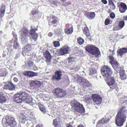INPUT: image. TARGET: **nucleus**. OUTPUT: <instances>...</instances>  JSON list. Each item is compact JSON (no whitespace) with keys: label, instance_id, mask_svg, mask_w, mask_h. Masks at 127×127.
I'll return each mask as SVG.
<instances>
[{"label":"nucleus","instance_id":"obj_39","mask_svg":"<svg viewBox=\"0 0 127 127\" xmlns=\"http://www.w3.org/2000/svg\"><path fill=\"white\" fill-rule=\"evenodd\" d=\"M103 120V118H102L101 120L98 121L97 123L96 127H99L100 125L101 124H104Z\"/></svg>","mask_w":127,"mask_h":127},{"label":"nucleus","instance_id":"obj_25","mask_svg":"<svg viewBox=\"0 0 127 127\" xmlns=\"http://www.w3.org/2000/svg\"><path fill=\"white\" fill-rule=\"evenodd\" d=\"M13 40H11L9 41L6 44V45L7 47V49L8 52H11L13 50L12 49V43Z\"/></svg>","mask_w":127,"mask_h":127},{"label":"nucleus","instance_id":"obj_50","mask_svg":"<svg viewBox=\"0 0 127 127\" xmlns=\"http://www.w3.org/2000/svg\"><path fill=\"white\" fill-rule=\"evenodd\" d=\"M110 6V8L111 10H114L115 8V6L114 3L111 4Z\"/></svg>","mask_w":127,"mask_h":127},{"label":"nucleus","instance_id":"obj_54","mask_svg":"<svg viewBox=\"0 0 127 127\" xmlns=\"http://www.w3.org/2000/svg\"><path fill=\"white\" fill-rule=\"evenodd\" d=\"M30 117L31 118H30L29 119L30 120H33L34 119V116L32 115H31Z\"/></svg>","mask_w":127,"mask_h":127},{"label":"nucleus","instance_id":"obj_20","mask_svg":"<svg viewBox=\"0 0 127 127\" xmlns=\"http://www.w3.org/2000/svg\"><path fill=\"white\" fill-rule=\"evenodd\" d=\"M84 15L90 19H92L94 18L95 14L94 12H89L85 11Z\"/></svg>","mask_w":127,"mask_h":127},{"label":"nucleus","instance_id":"obj_27","mask_svg":"<svg viewBox=\"0 0 127 127\" xmlns=\"http://www.w3.org/2000/svg\"><path fill=\"white\" fill-rule=\"evenodd\" d=\"M6 98L3 93L0 92V103H4L6 101Z\"/></svg>","mask_w":127,"mask_h":127},{"label":"nucleus","instance_id":"obj_36","mask_svg":"<svg viewBox=\"0 0 127 127\" xmlns=\"http://www.w3.org/2000/svg\"><path fill=\"white\" fill-rule=\"evenodd\" d=\"M77 42L80 45H81L84 42V40L82 38L78 37L77 38Z\"/></svg>","mask_w":127,"mask_h":127},{"label":"nucleus","instance_id":"obj_17","mask_svg":"<svg viewBox=\"0 0 127 127\" xmlns=\"http://www.w3.org/2000/svg\"><path fill=\"white\" fill-rule=\"evenodd\" d=\"M84 28L83 30V31L84 33L86 35V37H87L90 41H91L92 36H91V33L90 32L89 29L88 27H87Z\"/></svg>","mask_w":127,"mask_h":127},{"label":"nucleus","instance_id":"obj_34","mask_svg":"<svg viewBox=\"0 0 127 127\" xmlns=\"http://www.w3.org/2000/svg\"><path fill=\"white\" fill-rule=\"evenodd\" d=\"M39 107L40 111L42 112L44 114L46 112V108L45 107L41 104L38 105Z\"/></svg>","mask_w":127,"mask_h":127},{"label":"nucleus","instance_id":"obj_10","mask_svg":"<svg viewBox=\"0 0 127 127\" xmlns=\"http://www.w3.org/2000/svg\"><path fill=\"white\" fill-rule=\"evenodd\" d=\"M43 55L47 64H50L51 63L52 58V56L48 50H46L45 52H43Z\"/></svg>","mask_w":127,"mask_h":127},{"label":"nucleus","instance_id":"obj_56","mask_svg":"<svg viewBox=\"0 0 127 127\" xmlns=\"http://www.w3.org/2000/svg\"><path fill=\"white\" fill-rule=\"evenodd\" d=\"M48 35L49 37H51L53 35V34L51 32H49L48 34Z\"/></svg>","mask_w":127,"mask_h":127},{"label":"nucleus","instance_id":"obj_1","mask_svg":"<svg viewBox=\"0 0 127 127\" xmlns=\"http://www.w3.org/2000/svg\"><path fill=\"white\" fill-rule=\"evenodd\" d=\"M127 109L125 106L120 108L116 117L115 123L118 126H122L126 121Z\"/></svg>","mask_w":127,"mask_h":127},{"label":"nucleus","instance_id":"obj_4","mask_svg":"<svg viewBox=\"0 0 127 127\" xmlns=\"http://www.w3.org/2000/svg\"><path fill=\"white\" fill-rule=\"evenodd\" d=\"M55 96L58 98H61L67 95L66 91L59 88L54 89L52 91Z\"/></svg>","mask_w":127,"mask_h":127},{"label":"nucleus","instance_id":"obj_51","mask_svg":"<svg viewBox=\"0 0 127 127\" xmlns=\"http://www.w3.org/2000/svg\"><path fill=\"white\" fill-rule=\"evenodd\" d=\"M109 120V119L108 118H103V122L104 124H106L108 122Z\"/></svg>","mask_w":127,"mask_h":127},{"label":"nucleus","instance_id":"obj_64","mask_svg":"<svg viewBox=\"0 0 127 127\" xmlns=\"http://www.w3.org/2000/svg\"><path fill=\"white\" fill-rule=\"evenodd\" d=\"M78 127H84L83 126L79 125Z\"/></svg>","mask_w":127,"mask_h":127},{"label":"nucleus","instance_id":"obj_9","mask_svg":"<svg viewBox=\"0 0 127 127\" xmlns=\"http://www.w3.org/2000/svg\"><path fill=\"white\" fill-rule=\"evenodd\" d=\"M107 84L112 89H115L116 90L118 89L117 84L115 83V78L113 77H111L107 81Z\"/></svg>","mask_w":127,"mask_h":127},{"label":"nucleus","instance_id":"obj_29","mask_svg":"<svg viewBox=\"0 0 127 127\" xmlns=\"http://www.w3.org/2000/svg\"><path fill=\"white\" fill-rule=\"evenodd\" d=\"M119 75L120 78L121 80H123L126 79L127 76L125 73V71H120L119 72Z\"/></svg>","mask_w":127,"mask_h":127},{"label":"nucleus","instance_id":"obj_18","mask_svg":"<svg viewBox=\"0 0 127 127\" xmlns=\"http://www.w3.org/2000/svg\"><path fill=\"white\" fill-rule=\"evenodd\" d=\"M25 95L24 96L25 97L23 98V101H25L26 103L30 104L31 103L32 101V97L29 96L28 94L24 92Z\"/></svg>","mask_w":127,"mask_h":127},{"label":"nucleus","instance_id":"obj_24","mask_svg":"<svg viewBox=\"0 0 127 127\" xmlns=\"http://www.w3.org/2000/svg\"><path fill=\"white\" fill-rule=\"evenodd\" d=\"M117 53L119 55L122 56L123 55L124 53H127V48H121L118 50Z\"/></svg>","mask_w":127,"mask_h":127},{"label":"nucleus","instance_id":"obj_6","mask_svg":"<svg viewBox=\"0 0 127 127\" xmlns=\"http://www.w3.org/2000/svg\"><path fill=\"white\" fill-rule=\"evenodd\" d=\"M101 72L102 75L106 78L109 77L112 73L110 67L107 65H104L102 67L101 69Z\"/></svg>","mask_w":127,"mask_h":127},{"label":"nucleus","instance_id":"obj_32","mask_svg":"<svg viewBox=\"0 0 127 127\" xmlns=\"http://www.w3.org/2000/svg\"><path fill=\"white\" fill-rule=\"evenodd\" d=\"M111 64L112 65L113 67L115 69H118L119 68L120 66L118 62L115 61L112 64Z\"/></svg>","mask_w":127,"mask_h":127},{"label":"nucleus","instance_id":"obj_46","mask_svg":"<svg viewBox=\"0 0 127 127\" xmlns=\"http://www.w3.org/2000/svg\"><path fill=\"white\" fill-rule=\"evenodd\" d=\"M28 66L29 67H31L33 66V63L32 61H29L28 62Z\"/></svg>","mask_w":127,"mask_h":127},{"label":"nucleus","instance_id":"obj_41","mask_svg":"<svg viewBox=\"0 0 127 127\" xmlns=\"http://www.w3.org/2000/svg\"><path fill=\"white\" fill-rule=\"evenodd\" d=\"M53 44L55 47H56L60 46V44L59 42L57 41H54L53 42Z\"/></svg>","mask_w":127,"mask_h":127},{"label":"nucleus","instance_id":"obj_45","mask_svg":"<svg viewBox=\"0 0 127 127\" xmlns=\"http://www.w3.org/2000/svg\"><path fill=\"white\" fill-rule=\"evenodd\" d=\"M110 21L109 19H106L105 21V25H107L110 24Z\"/></svg>","mask_w":127,"mask_h":127},{"label":"nucleus","instance_id":"obj_52","mask_svg":"<svg viewBox=\"0 0 127 127\" xmlns=\"http://www.w3.org/2000/svg\"><path fill=\"white\" fill-rule=\"evenodd\" d=\"M80 69V67L79 66L76 65L73 69L75 70V71H78Z\"/></svg>","mask_w":127,"mask_h":127},{"label":"nucleus","instance_id":"obj_21","mask_svg":"<svg viewBox=\"0 0 127 127\" xmlns=\"http://www.w3.org/2000/svg\"><path fill=\"white\" fill-rule=\"evenodd\" d=\"M53 123L54 127H62V120L59 118L53 120Z\"/></svg>","mask_w":127,"mask_h":127},{"label":"nucleus","instance_id":"obj_30","mask_svg":"<svg viewBox=\"0 0 127 127\" xmlns=\"http://www.w3.org/2000/svg\"><path fill=\"white\" fill-rule=\"evenodd\" d=\"M65 32L67 34H71L73 31V28L72 27L69 28H67L64 30Z\"/></svg>","mask_w":127,"mask_h":127},{"label":"nucleus","instance_id":"obj_49","mask_svg":"<svg viewBox=\"0 0 127 127\" xmlns=\"http://www.w3.org/2000/svg\"><path fill=\"white\" fill-rule=\"evenodd\" d=\"M95 71L93 69H91L90 71V73L89 75H92L93 74H94L95 72Z\"/></svg>","mask_w":127,"mask_h":127},{"label":"nucleus","instance_id":"obj_31","mask_svg":"<svg viewBox=\"0 0 127 127\" xmlns=\"http://www.w3.org/2000/svg\"><path fill=\"white\" fill-rule=\"evenodd\" d=\"M82 83V85L84 88H86L91 86V84L88 81H83Z\"/></svg>","mask_w":127,"mask_h":127},{"label":"nucleus","instance_id":"obj_42","mask_svg":"<svg viewBox=\"0 0 127 127\" xmlns=\"http://www.w3.org/2000/svg\"><path fill=\"white\" fill-rule=\"evenodd\" d=\"M33 86H39L40 85V82L39 81H35L33 82Z\"/></svg>","mask_w":127,"mask_h":127},{"label":"nucleus","instance_id":"obj_59","mask_svg":"<svg viewBox=\"0 0 127 127\" xmlns=\"http://www.w3.org/2000/svg\"><path fill=\"white\" fill-rule=\"evenodd\" d=\"M124 20H127V16H126L123 17Z\"/></svg>","mask_w":127,"mask_h":127},{"label":"nucleus","instance_id":"obj_57","mask_svg":"<svg viewBox=\"0 0 127 127\" xmlns=\"http://www.w3.org/2000/svg\"><path fill=\"white\" fill-rule=\"evenodd\" d=\"M13 80L14 81L16 82H17L18 81V79L16 77H15L13 78Z\"/></svg>","mask_w":127,"mask_h":127},{"label":"nucleus","instance_id":"obj_22","mask_svg":"<svg viewBox=\"0 0 127 127\" xmlns=\"http://www.w3.org/2000/svg\"><path fill=\"white\" fill-rule=\"evenodd\" d=\"M32 46L31 44H28L26 45L24 48V50L22 51V54L24 56H25L26 55V52H29L32 50Z\"/></svg>","mask_w":127,"mask_h":127},{"label":"nucleus","instance_id":"obj_8","mask_svg":"<svg viewBox=\"0 0 127 127\" xmlns=\"http://www.w3.org/2000/svg\"><path fill=\"white\" fill-rule=\"evenodd\" d=\"M25 95L24 92H22L20 94L19 93H16L14 96V101L17 103H22L23 101Z\"/></svg>","mask_w":127,"mask_h":127},{"label":"nucleus","instance_id":"obj_35","mask_svg":"<svg viewBox=\"0 0 127 127\" xmlns=\"http://www.w3.org/2000/svg\"><path fill=\"white\" fill-rule=\"evenodd\" d=\"M7 72L5 69H0V76L3 77L6 76Z\"/></svg>","mask_w":127,"mask_h":127},{"label":"nucleus","instance_id":"obj_58","mask_svg":"<svg viewBox=\"0 0 127 127\" xmlns=\"http://www.w3.org/2000/svg\"><path fill=\"white\" fill-rule=\"evenodd\" d=\"M6 54L5 53L3 52V54L2 57L3 58L5 57L6 56Z\"/></svg>","mask_w":127,"mask_h":127},{"label":"nucleus","instance_id":"obj_5","mask_svg":"<svg viewBox=\"0 0 127 127\" xmlns=\"http://www.w3.org/2000/svg\"><path fill=\"white\" fill-rule=\"evenodd\" d=\"M5 125L6 127H15L17 125V123L14 117L10 116L5 118Z\"/></svg>","mask_w":127,"mask_h":127},{"label":"nucleus","instance_id":"obj_19","mask_svg":"<svg viewBox=\"0 0 127 127\" xmlns=\"http://www.w3.org/2000/svg\"><path fill=\"white\" fill-rule=\"evenodd\" d=\"M51 17L53 20L51 22L49 21V26H51V25L50 23H51L52 25L54 27H56L57 25V23L58 22V18L55 16H53Z\"/></svg>","mask_w":127,"mask_h":127},{"label":"nucleus","instance_id":"obj_16","mask_svg":"<svg viewBox=\"0 0 127 127\" xmlns=\"http://www.w3.org/2000/svg\"><path fill=\"white\" fill-rule=\"evenodd\" d=\"M125 25L124 21L121 20L119 21L118 25L114 27L113 28V31L119 30L122 29Z\"/></svg>","mask_w":127,"mask_h":127},{"label":"nucleus","instance_id":"obj_13","mask_svg":"<svg viewBox=\"0 0 127 127\" xmlns=\"http://www.w3.org/2000/svg\"><path fill=\"white\" fill-rule=\"evenodd\" d=\"M69 48L67 45L64 46L59 50V53L61 55H63L65 54L69 53Z\"/></svg>","mask_w":127,"mask_h":127},{"label":"nucleus","instance_id":"obj_62","mask_svg":"<svg viewBox=\"0 0 127 127\" xmlns=\"http://www.w3.org/2000/svg\"><path fill=\"white\" fill-rule=\"evenodd\" d=\"M65 3L67 5H69L70 4H71V3L70 2H66Z\"/></svg>","mask_w":127,"mask_h":127},{"label":"nucleus","instance_id":"obj_11","mask_svg":"<svg viewBox=\"0 0 127 127\" xmlns=\"http://www.w3.org/2000/svg\"><path fill=\"white\" fill-rule=\"evenodd\" d=\"M62 72L61 71H57L55 72L53 76L51 79L53 81H59L62 79Z\"/></svg>","mask_w":127,"mask_h":127},{"label":"nucleus","instance_id":"obj_26","mask_svg":"<svg viewBox=\"0 0 127 127\" xmlns=\"http://www.w3.org/2000/svg\"><path fill=\"white\" fill-rule=\"evenodd\" d=\"M19 120L22 123H24L25 121L27 120V117L23 114H21L19 116Z\"/></svg>","mask_w":127,"mask_h":127},{"label":"nucleus","instance_id":"obj_61","mask_svg":"<svg viewBox=\"0 0 127 127\" xmlns=\"http://www.w3.org/2000/svg\"><path fill=\"white\" fill-rule=\"evenodd\" d=\"M66 127H73V126H72L70 124H68L67 125Z\"/></svg>","mask_w":127,"mask_h":127},{"label":"nucleus","instance_id":"obj_15","mask_svg":"<svg viewBox=\"0 0 127 127\" xmlns=\"http://www.w3.org/2000/svg\"><path fill=\"white\" fill-rule=\"evenodd\" d=\"M92 98L94 103L96 104H100L102 101V98L98 95H93Z\"/></svg>","mask_w":127,"mask_h":127},{"label":"nucleus","instance_id":"obj_37","mask_svg":"<svg viewBox=\"0 0 127 127\" xmlns=\"http://www.w3.org/2000/svg\"><path fill=\"white\" fill-rule=\"evenodd\" d=\"M37 30V28L32 29L31 28L29 34L31 36L34 34L35 33V31Z\"/></svg>","mask_w":127,"mask_h":127},{"label":"nucleus","instance_id":"obj_44","mask_svg":"<svg viewBox=\"0 0 127 127\" xmlns=\"http://www.w3.org/2000/svg\"><path fill=\"white\" fill-rule=\"evenodd\" d=\"M38 12L37 10H32L31 11L30 14L32 15H34L36 14H38Z\"/></svg>","mask_w":127,"mask_h":127},{"label":"nucleus","instance_id":"obj_14","mask_svg":"<svg viewBox=\"0 0 127 127\" xmlns=\"http://www.w3.org/2000/svg\"><path fill=\"white\" fill-rule=\"evenodd\" d=\"M117 6L119 8V10L121 13H124L127 9V6L125 3L121 2L117 4Z\"/></svg>","mask_w":127,"mask_h":127},{"label":"nucleus","instance_id":"obj_38","mask_svg":"<svg viewBox=\"0 0 127 127\" xmlns=\"http://www.w3.org/2000/svg\"><path fill=\"white\" fill-rule=\"evenodd\" d=\"M31 36L35 41L37 40L38 37V35L36 33Z\"/></svg>","mask_w":127,"mask_h":127},{"label":"nucleus","instance_id":"obj_7","mask_svg":"<svg viewBox=\"0 0 127 127\" xmlns=\"http://www.w3.org/2000/svg\"><path fill=\"white\" fill-rule=\"evenodd\" d=\"M21 34V37L22 41H27L29 37L28 34L29 30L26 28L24 27L20 31Z\"/></svg>","mask_w":127,"mask_h":127},{"label":"nucleus","instance_id":"obj_43","mask_svg":"<svg viewBox=\"0 0 127 127\" xmlns=\"http://www.w3.org/2000/svg\"><path fill=\"white\" fill-rule=\"evenodd\" d=\"M12 34L13 36V37L11 40H12L13 41V40H18L17 35L16 33L13 31L12 32Z\"/></svg>","mask_w":127,"mask_h":127},{"label":"nucleus","instance_id":"obj_12","mask_svg":"<svg viewBox=\"0 0 127 127\" xmlns=\"http://www.w3.org/2000/svg\"><path fill=\"white\" fill-rule=\"evenodd\" d=\"M4 84L3 88L4 89H8L12 91L15 88L14 85L12 82H8L4 83Z\"/></svg>","mask_w":127,"mask_h":127},{"label":"nucleus","instance_id":"obj_2","mask_svg":"<svg viewBox=\"0 0 127 127\" xmlns=\"http://www.w3.org/2000/svg\"><path fill=\"white\" fill-rule=\"evenodd\" d=\"M86 50L96 58L100 56V53L99 49L94 45H88L85 47Z\"/></svg>","mask_w":127,"mask_h":127},{"label":"nucleus","instance_id":"obj_47","mask_svg":"<svg viewBox=\"0 0 127 127\" xmlns=\"http://www.w3.org/2000/svg\"><path fill=\"white\" fill-rule=\"evenodd\" d=\"M55 33L56 34H59L61 33L60 30L59 29H57L55 30Z\"/></svg>","mask_w":127,"mask_h":127},{"label":"nucleus","instance_id":"obj_55","mask_svg":"<svg viewBox=\"0 0 127 127\" xmlns=\"http://www.w3.org/2000/svg\"><path fill=\"white\" fill-rule=\"evenodd\" d=\"M101 2L104 4L107 3V2L106 0H101Z\"/></svg>","mask_w":127,"mask_h":127},{"label":"nucleus","instance_id":"obj_40","mask_svg":"<svg viewBox=\"0 0 127 127\" xmlns=\"http://www.w3.org/2000/svg\"><path fill=\"white\" fill-rule=\"evenodd\" d=\"M109 58L110 61V62L111 64H112L114 62V58L113 57V56L112 55H110L108 56Z\"/></svg>","mask_w":127,"mask_h":127},{"label":"nucleus","instance_id":"obj_33","mask_svg":"<svg viewBox=\"0 0 127 127\" xmlns=\"http://www.w3.org/2000/svg\"><path fill=\"white\" fill-rule=\"evenodd\" d=\"M13 47L15 49H17L19 48V44L18 42V40H13Z\"/></svg>","mask_w":127,"mask_h":127},{"label":"nucleus","instance_id":"obj_23","mask_svg":"<svg viewBox=\"0 0 127 127\" xmlns=\"http://www.w3.org/2000/svg\"><path fill=\"white\" fill-rule=\"evenodd\" d=\"M23 74L25 76L30 77L37 76L38 75L37 73L30 71H25L23 72Z\"/></svg>","mask_w":127,"mask_h":127},{"label":"nucleus","instance_id":"obj_53","mask_svg":"<svg viewBox=\"0 0 127 127\" xmlns=\"http://www.w3.org/2000/svg\"><path fill=\"white\" fill-rule=\"evenodd\" d=\"M114 0H108L109 4V5H110L111 4H114L113 1Z\"/></svg>","mask_w":127,"mask_h":127},{"label":"nucleus","instance_id":"obj_60","mask_svg":"<svg viewBox=\"0 0 127 127\" xmlns=\"http://www.w3.org/2000/svg\"><path fill=\"white\" fill-rule=\"evenodd\" d=\"M111 55H112V56H113V55H114L115 54V52H114V50H113L111 52Z\"/></svg>","mask_w":127,"mask_h":127},{"label":"nucleus","instance_id":"obj_63","mask_svg":"<svg viewBox=\"0 0 127 127\" xmlns=\"http://www.w3.org/2000/svg\"><path fill=\"white\" fill-rule=\"evenodd\" d=\"M60 0L61 1L63 2H64L66 1V0Z\"/></svg>","mask_w":127,"mask_h":127},{"label":"nucleus","instance_id":"obj_48","mask_svg":"<svg viewBox=\"0 0 127 127\" xmlns=\"http://www.w3.org/2000/svg\"><path fill=\"white\" fill-rule=\"evenodd\" d=\"M110 17L112 19H114L115 17V15L114 13L111 12L110 15Z\"/></svg>","mask_w":127,"mask_h":127},{"label":"nucleus","instance_id":"obj_28","mask_svg":"<svg viewBox=\"0 0 127 127\" xmlns=\"http://www.w3.org/2000/svg\"><path fill=\"white\" fill-rule=\"evenodd\" d=\"M5 6L3 5L0 8V17H2L4 15L5 10Z\"/></svg>","mask_w":127,"mask_h":127},{"label":"nucleus","instance_id":"obj_3","mask_svg":"<svg viewBox=\"0 0 127 127\" xmlns=\"http://www.w3.org/2000/svg\"><path fill=\"white\" fill-rule=\"evenodd\" d=\"M70 104L73 110L76 112L80 113H84L85 110L83 105L76 100L72 101Z\"/></svg>","mask_w":127,"mask_h":127}]
</instances>
